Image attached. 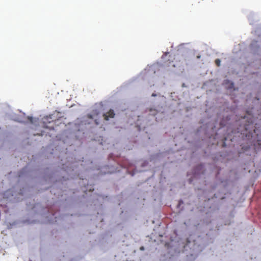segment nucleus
Here are the masks:
<instances>
[{
    "label": "nucleus",
    "mask_w": 261,
    "mask_h": 261,
    "mask_svg": "<svg viewBox=\"0 0 261 261\" xmlns=\"http://www.w3.org/2000/svg\"><path fill=\"white\" fill-rule=\"evenodd\" d=\"M53 116V115H50L49 116H46L43 118L42 122L44 127L50 128V126H48L47 124L54 122ZM50 128H54V127L51 126Z\"/></svg>",
    "instance_id": "obj_1"
},
{
    "label": "nucleus",
    "mask_w": 261,
    "mask_h": 261,
    "mask_svg": "<svg viewBox=\"0 0 261 261\" xmlns=\"http://www.w3.org/2000/svg\"><path fill=\"white\" fill-rule=\"evenodd\" d=\"M115 113L113 110H110L109 112H108L107 113L104 114L103 115V116L104 117L105 120H109V118H114L115 116Z\"/></svg>",
    "instance_id": "obj_2"
},
{
    "label": "nucleus",
    "mask_w": 261,
    "mask_h": 261,
    "mask_svg": "<svg viewBox=\"0 0 261 261\" xmlns=\"http://www.w3.org/2000/svg\"><path fill=\"white\" fill-rule=\"evenodd\" d=\"M215 62L217 66H219L220 65L221 60L219 59H217Z\"/></svg>",
    "instance_id": "obj_3"
},
{
    "label": "nucleus",
    "mask_w": 261,
    "mask_h": 261,
    "mask_svg": "<svg viewBox=\"0 0 261 261\" xmlns=\"http://www.w3.org/2000/svg\"><path fill=\"white\" fill-rule=\"evenodd\" d=\"M258 145L261 146V141L260 140H257Z\"/></svg>",
    "instance_id": "obj_4"
},
{
    "label": "nucleus",
    "mask_w": 261,
    "mask_h": 261,
    "mask_svg": "<svg viewBox=\"0 0 261 261\" xmlns=\"http://www.w3.org/2000/svg\"><path fill=\"white\" fill-rule=\"evenodd\" d=\"M88 118H90V119L93 118V117H92V115H88Z\"/></svg>",
    "instance_id": "obj_5"
},
{
    "label": "nucleus",
    "mask_w": 261,
    "mask_h": 261,
    "mask_svg": "<svg viewBox=\"0 0 261 261\" xmlns=\"http://www.w3.org/2000/svg\"><path fill=\"white\" fill-rule=\"evenodd\" d=\"M152 96H156V94H155V93H152V95H151Z\"/></svg>",
    "instance_id": "obj_6"
},
{
    "label": "nucleus",
    "mask_w": 261,
    "mask_h": 261,
    "mask_svg": "<svg viewBox=\"0 0 261 261\" xmlns=\"http://www.w3.org/2000/svg\"><path fill=\"white\" fill-rule=\"evenodd\" d=\"M140 249H141V250H144V248H143V247H141L140 248Z\"/></svg>",
    "instance_id": "obj_7"
},
{
    "label": "nucleus",
    "mask_w": 261,
    "mask_h": 261,
    "mask_svg": "<svg viewBox=\"0 0 261 261\" xmlns=\"http://www.w3.org/2000/svg\"><path fill=\"white\" fill-rule=\"evenodd\" d=\"M95 123H96V124H98V123L97 122L96 120H95Z\"/></svg>",
    "instance_id": "obj_8"
},
{
    "label": "nucleus",
    "mask_w": 261,
    "mask_h": 261,
    "mask_svg": "<svg viewBox=\"0 0 261 261\" xmlns=\"http://www.w3.org/2000/svg\"><path fill=\"white\" fill-rule=\"evenodd\" d=\"M199 168H202V165H199Z\"/></svg>",
    "instance_id": "obj_9"
}]
</instances>
